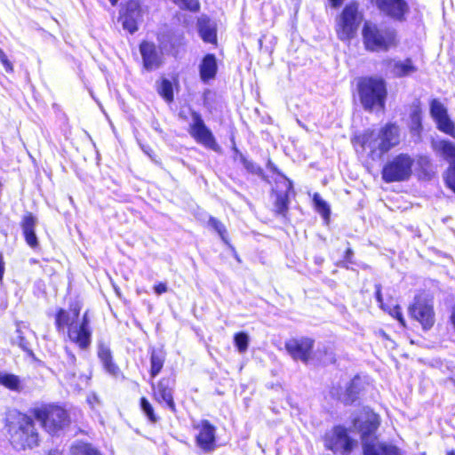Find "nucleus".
Wrapping results in <instances>:
<instances>
[{
	"label": "nucleus",
	"mask_w": 455,
	"mask_h": 455,
	"mask_svg": "<svg viewBox=\"0 0 455 455\" xmlns=\"http://www.w3.org/2000/svg\"><path fill=\"white\" fill-rule=\"evenodd\" d=\"M206 100H207V94L205 93L204 94V101H206Z\"/></svg>",
	"instance_id": "54"
},
{
	"label": "nucleus",
	"mask_w": 455,
	"mask_h": 455,
	"mask_svg": "<svg viewBox=\"0 0 455 455\" xmlns=\"http://www.w3.org/2000/svg\"><path fill=\"white\" fill-rule=\"evenodd\" d=\"M362 20L363 16L358 12V4L355 3L347 4L337 20L338 37L342 41L353 38L356 35Z\"/></svg>",
	"instance_id": "9"
},
{
	"label": "nucleus",
	"mask_w": 455,
	"mask_h": 455,
	"mask_svg": "<svg viewBox=\"0 0 455 455\" xmlns=\"http://www.w3.org/2000/svg\"><path fill=\"white\" fill-rule=\"evenodd\" d=\"M139 403L140 408L148 422L156 424L159 421L160 418L156 415L153 404L146 396H141Z\"/></svg>",
	"instance_id": "33"
},
{
	"label": "nucleus",
	"mask_w": 455,
	"mask_h": 455,
	"mask_svg": "<svg viewBox=\"0 0 455 455\" xmlns=\"http://www.w3.org/2000/svg\"><path fill=\"white\" fill-rule=\"evenodd\" d=\"M176 384L174 372L163 376L156 383L151 384L152 397L159 404L164 403L172 411L176 412L173 391Z\"/></svg>",
	"instance_id": "11"
},
{
	"label": "nucleus",
	"mask_w": 455,
	"mask_h": 455,
	"mask_svg": "<svg viewBox=\"0 0 455 455\" xmlns=\"http://www.w3.org/2000/svg\"><path fill=\"white\" fill-rule=\"evenodd\" d=\"M434 150L441 155L451 166H455V144L449 140L433 142Z\"/></svg>",
	"instance_id": "27"
},
{
	"label": "nucleus",
	"mask_w": 455,
	"mask_h": 455,
	"mask_svg": "<svg viewBox=\"0 0 455 455\" xmlns=\"http://www.w3.org/2000/svg\"><path fill=\"white\" fill-rule=\"evenodd\" d=\"M313 201L317 212L321 213L324 218H328L330 215V208L327 203L323 200L318 194H315Z\"/></svg>",
	"instance_id": "37"
},
{
	"label": "nucleus",
	"mask_w": 455,
	"mask_h": 455,
	"mask_svg": "<svg viewBox=\"0 0 455 455\" xmlns=\"http://www.w3.org/2000/svg\"><path fill=\"white\" fill-rule=\"evenodd\" d=\"M179 88V80L175 76L172 80L162 76L156 83V92L159 96L167 103L174 101V90Z\"/></svg>",
	"instance_id": "22"
},
{
	"label": "nucleus",
	"mask_w": 455,
	"mask_h": 455,
	"mask_svg": "<svg viewBox=\"0 0 455 455\" xmlns=\"http://www.w3.org/2000/svg\"><path fill=\"white\" fill-rule=\"evenodd\" d=\"M382 66L385 72L394 77L406 76L417 71V68L411 59H406L403 61L387 59L382 61Z\"/></svg>",
	"instance_id": "18"
},
{
	"label": "nucleus",
	"mask_w": 455,
	"mask_h": 455,
	"mask_svg": "<svg viewBox=\"0 0 455 455\" xmlns=\"http://www.w3.org/2000/svg\"><path fill=\"white\" fill-rule=\"evenodd\" d=\"M196 440L197 443H199V435L196 436Z\"/></svg>",
	"instance_id": "53"
},
{
	"label": "nucleus",
	"mask_w": 455,
	"mask_h": 455,
	"mask_svg": "<svg viewBox=\"0 0 455 455\" xmlns=\"http://www.w3.org/2000/svg\"><path fill=\"white\" fill-rule=\"evenodd\" d=\"M70 455H102L91 443L77 441L70 446Z\"/></svg>",
	"instance_id": "30"
},
{
	"label": "nucleus",
	"mask_w": 455,
	"mask_h": 455,
	"mask_svg": "<svg viewBox=\"0 0 455 455\" xmlns=\"http://www.w3.org/2000/svg\"><path fill=\"white\" fill-rule=\"evenodd\" d=\"M284 185L286 188L285 192L276 194V199H275V212L278 214L283 215V216H284L288 211L289 193H290V191L292 190L291 181L286 178L284 179Z\"/></svg>",
	"instance_id": "29"
},
{
	"label": "nucleus",
	"mask_w": 455,
	"mask_h": 455,
	"mask_svg": "<svg viewBox=\"0 0 455 455\" xmlns=\"http://www.w3.org/2000/svg\"><path fill=\"white\" fill-rule=\"evenodd\" d=\"M4 271H5V263L4 260L3 254L0 252V282H3Z\"/></svg>",
	"instance_id": "47"
},
{
	"label": "nucleus",
	"mask_w": 455,
	"mask_h": 455,
	"mask_svg": "<svg viewBox=\"0 0 455 455\" xmlns=\"http://www.w3.org/2000/svg\"><path fill=\"white\" fill-rule=\"evenodd\" d=\"M150 367L148 373L155 379L164 369L167 358V352L164 347H153L148 350Z\"/></svg>",
	"instance_id": "19"
},
{
	"label": "nucleus",
	"mask_w": 455,
	"mask_h": 455,
	"mask_svg": "<svg viewBox=\"0 0 455 455\" xmlns=\"http://www.w3.org/2000/svg\"><path fill=\"white\" fill-rule=\"evenodd\" d=\"M218 71L216 57L213 54H206L201 60V81L208 82L215 78Z\"/></svg>",
	"instance_id": "25"
},
{
	"label": "nucleus",
	"mask_w": 455,
	"mask_h": 455,
	"mask_svg": "<svg viewBox=\"0 0 455 455\" xmlns=\"http://www.w3.org/2000/svg\"><path fill=\"white\" fill-rule=\"evenodd\" d=\"M122 24L124 29L127 30L130 34H133L138 30V20L140 18L122 16Z\"/></svg>",
	"instance_id": "38"
},
{
	"label": "nucleus",
	"mask_w": 455,
	"mask_h": 455,
	"mask_svg": "<svg viewBox=\"0 0 455 455\" xmlns=\"http://www.w3.org/2000/svg\"><path fill=\"white\" fill-rule=\"evenodd\" d=\"M445 181L447 186L455 192V166H450L446 176Z\"/></svg>",
	"instance_id": "44"
},
{
	"label": "nucleus",
	"mask_w": 455,
	"mask_h": 455,
	"mask_svg": "<svg viewBox=\"0 0 455 455\" xmlns=\"http://www.w3.org/2000/svg\"><path fill=\"white\" fill-rule=\"evenodd\" d=\"M4 428L10 444L16 450L25 451L39 444V433L34 419L19 410H10L4 419Z\"/></svg>",
	"instance_id": "3"
},
{
	"label": "nucleus",
	"mask_w": 455,
	"mask_h": 455,
	"mask_svg": "<svg viewBox=\"0 0 455 455\" xmlns=\"http://www.w3.org/2000/svg\"><path fill=\"white\" fill-rule=\"evenodd\" d=\"M411 316L417 320L424 330H429L435 323L433 303L427 299H417L409 307Z\"/></svg>",
	"instance_id": "12"
},
{
	"label": "nucleus",
	"mask_w": 455,
	"mask_h": 455,
	"mask_svg": "<svg viewBox=\"0 0 455 455\" xmlns=\"http://www.w3.org/2000/svg\"><path fill=\"white\" fill-rule=\"evenodd\" d=\"M323 441L325 449L339 455H349L357 444V442L348 435L347 429L342 426H336L327 431Z\"/></svg>",
	"instance_id": "8"
},
{
	"label": "nucleus",
	"mask_w": 455,
	"mask_h": 455,
	"mask_svg": "<svg viewBox=\"0 0 455 455\" xmlns=\"http://www.w3.org/2000/svg\"><path fill=\"white\" fill-rule=\"evenodd\" d=\"M241 161H242L244 168L249 172H251L252 174L259 175V176H262L263 175L262 169L259 165L254 164L253 162L249 161L248 159H246L243 155H241Z\"/></svg>",
	"instance_id": "40"
},
{
	"label": "nucleus",
	"mask_w": 455,
	"mask_h": 455,
	"mask_svg": "<svg viewBox=\"0 0 455 455\" xmlns=\"http://www.w3.org/2000/svg\"><path fill=\"white\" fill-rule=\"evenodd\" d=\"M360 100L364 108L382 109L385 105L387 90L382 79L367 78L359 84Z\"/></svg>",
	"instance_id": "7"
},
{
	"label": "nucleus",
	"mask_w": 455,
	"mask_h": 455,
	"mask_svg": "<svg viewBox=\"0 0 455 455\" xmlns=\"http://www.w3.org/2000/svg\"><path fill=\"white\" fill-rule=\"evenodd\" d=\"M386 310L388 311L390 315L396 318L403 327H405V320L403 316V314L401 312V308L399 306L396 305L393 307H386Z\"/></svg>",
	"instance_id": "43"
},
{
	"label": "nucleus",
	"mask_w": 455,
	"mask_h": 455,
	"mask_svg": "<svg viewBox=\"0 0 455 455\" xmlns=\"http://www.w3.org/2000/svg\"><path fill=\"white\" fill-rule=\"evenodd\" d=\"M362 389V379L360 377H355L347 386L345 390H339L333 388L331 391V395L336 396L342 403L348 404L353 403L357 395L360 393Z\"/></svg>",
	"instance_id": "20"
},
{
	"label": "nucleus",
	"mask_w": 455,
	"mask_h": 455,
	"mask_svg": "<svg viewBox=\"0 0 455 455\" xmlns=\"http://www.w3.org/2000/svg\"><path fill=\"white\" fill-rule=\"evenodd\" d=\"M97 355L102 364L104 371L108 374L116 379H125L124 372L115 361L112 351L108 347L105 345H100L97 351Z\"/></svg>",
	"instance_id": "17"
},
{
	"label": "nucleus",
	"mask_w": 455,
	"mask_h": 455,
	"mask_svg": "<svg viewBox=\"0 0 455 455\" xmlns=\"http://www.w3.org/2000/svg\"><path fill=\"white\" fill-rule=\"evenodd\" d=\"M122 16L141 18L142 7L140 0H128L123 8Z\"/></svg>",
	"instance_id": "34"
},
{
	"label": "nucleus",
	"mask_w": 455,
	"mask_h": 455,
	"mask_svg": "<svg viewBox=\"0 0 455 455\" xmlns=\"http://www.w3.org/2000/svg\"><path fill=\"white\" fill-rule=\"evenodd\" d=\"M205 228L212 233H215L218 235V236L221 239V241L228 246L232 251H234V247L230 243L229 238H228V233L227 230L226 226L224 223H222L220 220L209 216L206 223Z\"/></svg>",
	"instance_id": "26"
},
{
	"label": "nucleus",
	"mask_w": 455,
	"mask_h": 455,
	"mask_svg": "<svg viewBox=\"0 0 455 455\" xmlns=\"http://www.w3.org/2000/svg\"><path fill=\"white\" fill-rule=\"evenodd\" d=\"M375 288H376V292H375L376 293V299L379 302V304L381 307V308L386 310V307L383 304V299H382V294H381V285L380 284H376Z\"/></svg>",
	"instance_id": "46"
},
{
	"label": "nucleus",
	"mask_w": 455,
	"mask_h": 455,
	"mask_svg": "<svg viewBox=\"0 0 455 455\" xmlns=\"http://www.w3.org/2000/svg\"><path fill=\"white\" fill-rule=\"evenodd\" d=\"M379 415L369 408H363L353 417L352 430L360 435L363 455H401L395 446L379 441Z\"/></svg>",
	"instance_id": "2"
},
{
	"label": "nucleus",
	"mask_w": 455,
	"mask_h": 455,
	"mask_svg": "<svg viewBox=\"0 0 455 455\" xmlns=\"http://www.w3.org/2000/svg\"><path fill=\"white\" fill-rule=\"evenodd\" d=\"M330 1L334 7H338V6L341 5L342 3L344 2V0H330Z\"/></svg>",
	"instance_id": "48"
},
{
	"label": "nucleus",
	"mask_w": 455,
	"mask_h": 455,
	"mask_svg": "<svg viewBox=\"0 0 455 455\" xmlns=\"http://www.w3.org/2000/svg\"><path fill=\"white\" fill-rule=\"evenodd\" d=\"M353 254V251L351 249H347V251H346V256L345 258L347 259V260H350V258Z\"/></svg>",
	"instance_id": "49"
},
{
	"label": "nucleus",
	"mask_w": 455,
	"mask_h": 455,
	"mask_svg": "<svg viewBox=\"0 0 455 455\" xmlns=\"http://www.w3.org/2000/svg\"><path fill=\"white\" fill-rule=\"evenodd\" d=\"M83 303L75 299L68 308L59 307L54 315V325L59 332L67 335L70 342L81 350H86L92 343V328L87 312L81 316Z\"/></svg>",
	"instance_id": "1"
},
{
	"label": "nucleus",
	"mask_w": 455,
	"mask_h": 455,
	"mask_svg": "<svg viewBox=\"0 0 455 455\" xmlns=\"http://www.w3.org/2000/svg\"><path fill=\"white\" fill-rule=\"evenodd\" d=\"M417 164L422 172L428 174L431 172V159L427 156H419L417 159Z\"/></svg>",
	"instance_id": "41"
},
{
	"label": "nucleus",
	"mask_w": 455,
	"mask_h": 455,
	"mask_svg": "<svg viewBox=\"0 0 455 455\" xmlns=\"http://www.w3.org/2000/svg\"><path fill=\"white\" fill-rule=\"evenodd\" d=\"M234 343L239 353H244L248 349L249 336L245 332H237L234 337Z\"/></svg>",
	"instance_id": "36"
},
{
	"label": "nucleus",
	"mask_w": 455,
	"mask_h": 455,
	"mask_svg": "<svg viewBox=\"0 0 455 455\" xmlns=\"http://www.w3.org/2000/svg\"><path fill=\"white\" fill-rule=\"evenodd\" d=\"M447 455H455V452L453 451H448Z\"/></svg>",
	"instance_id": "52"
},
{
	"label": "nucleus",
	"mask_w": 455,
	"mask_h": 455,
	"mask_svg": "<svg viewBox=\"0 0 455 455\" xmlns=\"http://www.w3.org/2000/svg\"><path fill=\"white\" fill-rule=\"evenodd\" d=\"M414 159L408 154H400L383 168L382 178L386 182L407 180L412 173Z\"/></svg>",
	"instance_id": "10"
},
{
	"label": "nucleus",
	"mask_w": 455,
	"mask_h": 455,
	"mask_svg": "<svg viewBox=\"0 0 455 455\" xmlns=\"http://www.w3.org/2000/svg\"><path fill=\"white\" fill-rule=\"evenodd\" d=\"M216 448L215 427L207 420L201 421V451L210 452Z\"/></svg>",
	"instance_id": "24"
},
{
	"label": "nucleus",
	"mask_w": 455,
	"mask_h": 455,
	"mask_svg": "<svg viewBox=\"0 0 455 455\" xmlns=\"http://www.w3.org/2000/svg\"><path fill=\"white\" fill-rule=\"evenodd\" d=\"M314 346V340L308 338L291 339L285 343V348L294 360L307 363Z\"/></svg>",
	"instance_id": "14"
},
{
	"label": "nucleus",
	"mask_w": 455,
	"mask_h": 455,
	"mask_svg": "<svg viewBox=\"0 0 455 455\" xmlns=\"http://www.w3.org/2000/svg\"><path fill=\"white\" fill-rule=\"evenodd\" d=\"M180 9L196 12L199 9L198 0H172Z\"/></svg>",
	"instance_id": "39"
},
{
	"label": "nucleus",
	"mask_w": 455,
	"mask_h": 455,
	"mask_svg": "<svg viewBox=\"0 0 455 455\" xmlns=\"http://www.w3.org/2000/svg\"><path fill=\"white\" fill-rule=\"evenodd\" d=\"M37 218L31 212H26L21 217L20 226L26 243L32 249L39 246L38 238L36 234Z\"/></svg>",
	"instance_id": "16"
},
{
	"label": "nucleus",
	"mask_w": 455,
	"mask_h": 455,
	"mask_svg": "<svg viewBox=\"0 0 455 455\" xmlns=\"http://www.w3.org/2000/svg\"><path fill=\"white\" fill-rule=\"evenodd\" d=\"M0 385L11 391L20 392L21 390L20 378L12 373H3L0 371Z\"/></svg>",
	"instance_id": "32"
},
{
	"label": "nucleus",
	"mask_w": 455,
	"mask_h": 455,
	"mask_svg": "<svg viewBox=\"0 0 455 455\" xmlns=\"http://www.w3.org/2000/svg\"><path fill=\"white\" fill-rule=\"evenodd\" d=\"M180 118L188 124V131L196 140L199 141V114L188 104L180 107Z\"/></svg>",
	"instance_id": "21"
},
{
	"label": "nucleus",
	"mask_w": 455,
	"mask_h": 455,
	"mask_svg": "<svg viewBox=\"0 0 455 455\" xmlns=\"http://www.w3.org/2000/svg\"><path fill=\"white\" fill-rule=\"evenodd\" d=\"M430 113L440 131L453 136L454 124L448 116L446 108L436 99L430 103Z\"/></svg>",
	"instance_id": "15"
},
{
	"label": "nucleus",
	"mask_w": 455,
	"mask_h": 455,
	"mask_svg": "<svg viewBox=\"0 0 455 455\" xmlns=\"http://www.w3.org/2000/svg\"><path fill=\"white\" fill-rule=\"evenodd\" d=\"M0 62L3 65L4 70L8 74L14 72V67L12 61L8 59L4 52L0 48Z\"/></svg>",
	"instance_id": "42"
},
{
	"label": "nucleus",
	"mask_w": 455,
	"mask_h": 455,
	"mask_svg": "<svg viewBox=\"0 0 455 455\" xmlns=\"http://www.w3.org/2000/svg\"><path fill=\"white\" fill-rule=\"evenodd\" d=\"M154 291L157 295H161L163 293H165L168 291L166 283L159 282L156 283L153 287Z\"/></svg>",
	"instance_id": "45"
},
{
	"label": "nucleus",
	"mask_w": 455,
	"mask_h": 455,
	"mask_svg": "<svg viewBox=\"0 0 455 455\" xmlns=\"http://www.w3.org/2000/svg\"><path fill=\"white\" fill-rule=\"evenodd\" d=\"M31 415L41 427L51 435H57L71 424L69 411L57 403H42L31 409Z\"/></svg>",
	"instance_id": "4"
},
{
	"label": "nucleus",
	"mask_w": 455,
	"mask_h": 455,
	"mask_svg": "<svg viewBox=\"0 0 455 455\" xmlns=\"http://www.w3.org/2000/svg\"><path fill=\"white\" fill-rule=\"evenodd\" d=\"M268 167L270 170L275 172L276 171V168L275 166L271 163V161H268V164H267Z\"/></svg>",
	"instance_id": "50"
},
{
	"label": "nucleus",
	"mask_w": 455,
	"mask_h": 455,
	"mask_svg": "<svg viewBox=\"0 0 455 455\" xmlns=\"http://www.w3.org/2000/svg\"><path fill=\"white\" fill-rule=\"evenodd\" d=\"M379 10L387 15L400 20L406 11V3L403 0H372Z\"/></svg>",
	"instance_id": "23"
},
{
	"label": "nucleus",
	"mask_w": 455,
	"mask_h": 455,
	"mask_svg": "<svg viewBox=\"0 0 455 455\" xmlns=\"http://www.w3.org/2000/svg\"><path fill=\"white\" fill-rule=\"evenodd\" d=\"M400 142L399 128L395 124H389L379 132H371L363 136V146L371 152L379 151L382 155Z\"/></svg>",
	"instance_id": "6"
},
{
	"label": "nucleus",
	"mask_w": 455,
	"mask_h": 455,
	"mask_svg": "<svg viewBox=\"0 0 455 455\" xmlns=\"http://www.w3.org/2000/svg\"><path fill=\"white\" fill-rule=\"evenodd\" d=\"M410 119H411V124H410L411 131L413 133H415L418 136H419L420 132L422 130V125H421V110L419 109V108L416 107L411 111V116H410Z\"/></svg>",
	"instance_id": "35"
},
{
	"label": "nucleus",
	"mask_w": 455,
	"mask_h": 455,
	"mask_svg": "<svg viewBox=\"0 0 455 455\" xmlns=\"http://www.w3.org/2000/svg\"><path fill=\"white\" fill-rule=\"evenodd\" d=\"M140 52L142 58L143 68L147 71L159 68L163 64V58L154 42L142 40L139 44Z\"/></svg>",
	"instance_id": "13"
},
{
	"label": "nucleus",
	"mask_w": 455,
	"mask_h": 455,
	"mask_svg": "<svg viewBox=\"0 0 455 455\" xmlns=\"http://www.w3.org/2000/svg\"><path fill=\"white\" fill-rule=\"evenodd\" d=\"M201 38L204 42L217 46V23L215 21L201 17Z\"/></svg>",
	"instance_id": "28"
},
{
	"label": "nucleus",
	"mask_w": 455,
	"mask_h": 455,
	"mask_svg": "<svg viewBox=\"0 0 455 455\" xmlns=\"http://www.w3.org/2000/svg\"><path fill=\"white\" fill-rule=\"evenodd\" d=\"M201 144H203L205 148L220 153L221 151V148L217 143L215 137L212 133V132L204 125L203 121L201 120Z\"/></svg>",
	"instance_id": "31"
},
{
	"label": "nucleus",
	"mask_w": 455,
	"mask_h": 455,
	"mask_svg": "<svg viewBox=\"0 0 455 455\" xmlns=\"http://www.w3.org/2000/svg\"><path fill=\"white\" fill-rule=\"evenodd\" d=\"M108 1H109V3L111 4L112 6H115V5H116V4H117V2L119 0H108Z\"/></svg>",
	"instance_id": "51"
},
{
	"label": "nucleus",
	"mask_w": 455,
	"mask_h": 455,
	"mask_svg": "<svg viewBox=\"0 0 455 455\" xmlns=\"http://www.w3.org/2000/svg\"><path fill=\"white\" fill-rule=\"evenodd\" d=\"M363 38L366 49L372 52L387 51L396 44V35L394 29L380 28L371 22L364 23Z\"/></svg>",
	"instance_id": "5"
}]
</instances>
